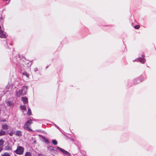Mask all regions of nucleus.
Wrapping results in <instances>:
<instances>
[{
    "label": "nucleus",
    "instance_id": "nucleus-17",
    "mask_svg": "<svg viewBox=\"0 0 156 156\" xmlns=\"http://www.w3.org/2000/svg\"><path fill=\"white\" fill-rule=\"evenodd\" d=\"M52 143L54 145H56L57 144V142L55 140H53L52 141Z\"/></svg>",
    "mask_w": 156,
    "mask_h": 156
},
{
    "label": "nucleus",
    "instance_id": "nucleus-33",
    "mask_svg": "<svg viewBox=\"0 0 156 156\" xmlns=\"http://www.w3.org/2000/svg\"><path fill=\"white\" fill-rule=\"evenodd\" d=\"M10 45L11 46H12V44H10Z\"/></svg>",
    "mask_w": 156,
    "mask_h": 156
},
{
    "label": "nucleus",
    "instance_id": "nucleus-29",
    "mask_svg": "<svg viewBox=\"0 0 156 156\" xmlns=\"http://www.w3.org/2000/svg\"><path fill=\"white\" fill-rule=\"evenodd\" d=\"M1 122H6V120L5 119H3V120H1Z\"/></svg>",
    "mask_w": 156,
    "mask_h": 156
},
{
    "label": "nucleus",
    "instance_id": "nucleus-9",
    "mask_svg": "<svg viewBox=\"0 0 156 156\" xmlns=\"http://www.w3.org/2000/svg\"><path fill=\"white\" fill-rule=\"evenodd\" d=\"M22 100L24 104L28 103V99L26 97H22Z\"/></svg>",
    "mask_w": 156,
    "mask_h": 156
},
{
    "label": "nucleus",
    "instance_id": "nucleus-24",
    "mask_svg": "<svg viewBox=\"0 0 156 156\" xmlns=\"http://www.w3.org/2000/svg\"><path fill=\"white\" fill-rule=\"evenodd\" d=\"M54 125L60 131V129L59 128V127L58 126H57L55 124H54Z\"/></svg>",
    "mask_w": 156,
    "mask_h": 156
},
{
    "label": "nucleus",
    "instance_id": "nucleus-15",
    "mask_svg": "<svg viewBox=\"0 0 156 156\" xmlns=\"http://www.w3.org/2000/svg\"><path fill=\"white\" fill-rule=\"evenodd\" d=\"M27 114L29 115H31V109L30 108H29L28 109L27 111Z\"/></svg>",
    "mask_w": 156,
    "mask_h": 156
},
{
    "label": "nucleus",
    "instance_id": "nucleus-11",
    "mask_svg": "<svg viewBox=\"0 0 156 156\" xmlns=\"http://www.w3.org/2000/svg\"><path fill=\"white\" fill-rule=\"evenodd\" d=\"M5 132L4 131L1 130L0 131V136L5 135Z\"/></svg>",
    "mask_w": 156,
    "mask_h": 156
},
{
    "label": "nucleus",
    "instance_id": "nucleus-21",
    "mask_svg": "<svg viewBox=\"0 0 156 156\" xmlns=\"http://www.w3.org/2000/svg\"><path fill=\"white\" fill-rule=\"evenodd\" d=\"M4 140L1 139L0 140V145L2 146V145L4 143Z\"/></svg>",
    "mask_w": 156,
    "mask_h": 156
},
{
    "label": "nucleus",
    "instance_id": "nucleus-14",
    "mask_svg": "<svg viewBox=\"0 0 156 156\" xmlns=\"http://www.w3.org/2000/svg\"><path fill=\"white\" fill-rule=\"evenodd\" d=\"M23 75L25 76L27 78H29V74L26 72H24L23 73Z\"/></svg>",
    "mask_w": 156,
    "mask_h": 156
},
{
    "label": "nucleus",
    "instance_id": "nucleus-32",
    "mask_svg": "<svg viewBox=\"0 0 156 156\" xmlns=\"http://www.w3.org/2000/svg\"><path fill=\"white\" fill-rule=\"evenodd\" d=\"M144 78H143H143H142V80H144Z\"/></svg>",
    "mask_w": 156,
    "mask_h": 156
},
{
    "label": "nucleus",
    "instance_id": "nucleus-6",
    "mask_svg": "<svg viewBox=\"0 0 156 156\" xmlns=\"http://www.w3.org/2000/svg\"><path fill=\"white\" fill-rule=\"evenodd\" d=\"M5 103L7 104V105L9 107H12L13 105V102L11 101L6 100Z\"/></svg>",
    "mask_w": 156,
    "mask_h": 156
},
{
    "label": "nucleus",
    "instance_id": "nucleus-19",
    "mask_svg": "<svg viewBox=\"0 0 156 156\" xmlns=\"http://www.w3.org/2000/svg\"><path fill=\"white\" fill-rule=\"evenodd\" d=\"M31 154L30 152H27L24 156H31Z\"/></svg>",
    "mask_w": 156,
    "mask_h": 156
},
{
    "label": "nucleus",
    "instance_id": "nucleus-18",
    "mask_svg": "<svg viewBox=\"0 0 156 156\" xmlns=\"http://www.w3.org/2000/svg\"><path fill=\"white\" fill-rule=\"evenodd\" d=\"M5 149L6 150H11V148L9 146H5Z\"/></svg>",
    "mask_w": 156,
    "mask_h": 156
},
{
    "label": "nucleus",
    "instance_id": "nucleus-28",
    "mask_svg": "<svg viewBox=\"0 0 156 156\" xmlns=\"http://www.w3.org/2000/svg\"><path fill=\"white\" fill-rule=\"evenodd\" d=\"M38 156H44V155L41 154H39L38 155Z\"/></svg>",
    "mask_w": 156,
    "mask_h": 156
},
{
    "label": "nucleus",
    "instance_id": "nucleus-25",
    "mask_svg": "<svg viewBox=\"0 0 156 156\" xmlns=\"http://www.w3.org/2000/svg\"><path fill=\"white\" fill-rule=\"evenodd\" d=\"M3 150L2 146L0 145V152H1Z\"/></svg>",
    "mask_w": 156,
    "mask_h": 156
},
{
    "label": "nucleus",
    "instance_id": "nucleus-7",
    "mask_svg": "<svg viewBox=\"0 0 156 156\" xmlns=\"http://www.w3.org/2000/svg\"><path fill=\"white\" fill-rule=\"evenodd\" d=\"M143 57H140L138 58L139 61L141 63L143 64L146 61L145 59L144 58V55H142Z\"/></svg>",
    "mask_w": 156,
    "mask_h": 156
},
{
    "label": "nucleus",
    "instance_id": "nucleus-3",
    "mask_svg": "<svg viewBox=\"0 0 156 156\" xmlns=\"http://www.w3.org/2000/svg\"><path fill=\"white\" fill-rule=\"evenodd\" d=\"M24 151V148L20 146H18L16 150L15 151V152H16L17 154L21 155L22 154Z\"/></svg>",
    "mask_w": 156,
    "mask_h": 156
},
{
    "label": "nucleus",
    "instance_id": "nucleus-12",
    "mask_svg": "<svg viewBox=\"0 0 156 156\" xmlns=\"http://www.w3.org/2000/svg\"><path fill=\"white\" fill-rule=\"evenodd\" d=\"M20 108L23 110H26V108L24 105H21L20 106Z\"/></svg>",
    "mask_w": 156,
    "mask_h": 156
},
{
    "label": "nucleus",
    "instance_id": "nucleus-10",
    "mask_svg": "<svg viewBox=\"0 0 156 156\" xmlns=\"http://www.w3.org/2000/svg\"><path fill=\"white\" fill-rule=\"evenodd\" d=\"M16 135L18 136H20L22 135V133L20 131H17L16 132Z\"/></svg>",
    "mask_w": 156,
    "mask_h": 156
},
{
    "label": "nucleus",
    "instance_id": "nucleus-20",
    "mask_svg": "<svg viewBox=\"0 0 156 156\" xmlns=\"http://www.w3.org/2000/svg\"><path fill=\"white\" fill-rule=\"evenodd\" d=\"M4 2H5L6 5L8 4L10 2L11 0H2Z\"/></svg>",
    "mask_w": 156,
    "mask_h": 156
},
{
    "label": "nucleus",
    "instance_id": "nucleus-26",
    "mask_svg": "<svg viewBox=\"0 0 156 156\" xmlns=\"http://www.w3.org/2000/svg\"><path fill=\"white\" fill-rule=\"evenodd\" d=\"M34 70L35 72H36L38 71V69L37 68H34Z\"/></svg>",
    "mask_w": 156,
    "mask_h": 156
},
{
    "label": "nucleus",
    "instance_id": "nucleus-2",
    "mask_svg": "<svg viewBox=\"0 0 156 156\" xmlns=\"http://www.w3.org/2000/svg\"><path fill=\"white\" fill-rule=\"evenodd\" d=\"M33 123L32 120L31 119H30L27 121L25 123L24 126V129L29 131H32L33 130L30 128L29 127Z\"/></svg>",
    "mask_w": 156,
    "mask_h": 156
},
{
    "label": "nucleus",
    "instance_id": "nucleus-22",
    "mask_svg": "<svg viewBox=\"0 0 156 156\" xmlns=\"http://www.w3.org/2000/svg\"><path fill=\"white\" fill-rule=\"evenodd\" d=\"M13 133L12 131H11L9 133V134L10 136H12L13 135Z\"/></svg>",
    "mask_w": 156,
    "mask_h": 156
},
{
    "label": "nucleus",
    "instance_id": "nucleus-16",
    "mask_svg": "<svg viewBox=\"0 0 156 156\" xmlns=\"http://www.w3.org/2000/svg\"><path fill=\"white\" fill-rule=\"evenodd\" d=\"M48 149L49 151H51L54 150V147L52 146H49L48 147Z\"/></svg>",
    "mask_w": 156,
    "mask_h": 156
},
{
    "label": "nucleus",
    "instance_id": "nucleus-5",
    "mask_svg": "<svg viewBox=\"0 0 156 156\" xmlns=\"http://www.w3.org/2000/svg\"><path fill=\"white\" fill-rule=\"evenodd\" d=\"M6 34L5 32L3 31L2 29L0 30V38H5Z\"/></svg>",
    "mask_w": 156,
    "mask_h": 156
},
{
    "label": "nucleus",
    "instance_id": "nucleus-27",
    "mask_svg": "<svg viewBox=\"0 0 156 156\" xmlns=\"http://www.w3.org/2000/svg\"><path fill=\"white\" fill-rule=\"evenodd\" d=\"M44 141H45V142H46L47 143H48L49 142L48 141L47 139H46L44 138Z\"/></svg>",
    "mask_w": 156,
    "mask_h": 156
},
{
    "label": "nucleus",
    "instance_id": "nucleus-1",
    "mask_svg": "<svg viewBox=\"0 0 156 156\" xmlns=\"http://www.w3.org/2000/svg\"><path fill=\"white\" fill-rule=\"evenodd\" d=\"M28 87L27 86H24L21 89H17L16 91V95L18 97L26 94Z\"/></svg>",
    "mask_w": 156,
    "mask_h": 156
},
{
    "label": "nucleus",
    "instance_id": "nucleus-35",
    "mask_svg": "<svg viewBox=\"0 0 156 156\" xmlns=\"http://www.w3.org/2000/svg\"><path fill=\"white\" fill-rule=\"evenodd\" d=\"M15 156H17L16 155H15Z\"/></svg>",
    "mask_w": 156,
    "mask_h": 156
},
{
    "label": "nucleus",
    "instance_id": "nucleus-31",
    "mask_svg": "<svg viewBox=\"0 0 156 156\" xmlns=\"http://www.w3.org/2000/svg\"><path fill=\"white\" fill-rule=\"evenodd\" d=\"M1 27L0 26V30H1L2 29Z\"/></svg>",
    "mask_w": 156,
    "mask_h": 156
},
{
    "label": "nucleus",
    "instance_id": "nucleus-13",
    "mask_svg": "<svg viewBox=\"0 0 156 156\" xmlns=\"http://www.w3.org/2000/svg\"><path fill=\"white\" fill-rule=\"evenodd\" d=\"M10 154L7 152L4 153L3 154H2V156H10Z\"/></svg>",
    "mask_w": 156,
    "mask_h": 156
},
{
    "label": "nucleus",
    "instance_id": "nucleus-30",
    "mask_svg": "<svg viewBox=\"0 0 156 156\" xmlns=\"http://www.w3.org/2000/svg\"><path fill=\"white\" fill-rule=\"evenodd\" d=\"M2 20V18L1 17H0V20Z\"/></svg>",
    "mask_w": 156,
    "mask_h": 156
},
{
    "label": "nucleus",
    "instance_id": "nucleus-23",
    "mask_svg": "<svg viewBox=\"0 0 156 156\" xmlns=\"http://www.w3.org/2000/svg\"><path fill=\"white\" fill-rule=\"evenodd\" d=\"M140 27V26L139 25H136L134 26V28L135 29H138Z\"/></svg>",
    "mask_w": 156,
    "mask_h": 156
},
{
    "label": "nucleus",
    "instance_id": "nucleus-4",
    "mask_svg": "<svg viewBox=\"0 0 156 156\" xmlns=\"http://www.w3.org/2000/svg\"><path fill=\"white\" fill-rule=\"evenodd\" d=\"M57 148L59 151H60L61 152H62L64 154L67 155L69 156L70 154L68 151L63 150V149L60 148L59 147H57Z\"/></svg>",
    "mask_w": 156,
    "mask_h": 156
},
{
    "label": "nucleus",
    "instance_id": "nucleus-8",
    "mask_svg": "<svg viewBox=\"0 0 156 156\" xmlns=\"http://www.w3.org/2000/svg\"><path fill=\"white\" fill-rule=\"evenodd\" d=\"M2 127L4 130H7L9 129V126L6 124H2Z\"/></svg>",
    "mask_w": 156,
    "mask_h": 156
},
{
    "label": "nucleus",
    "instance_id": "nucleus-34",
    "mask_svg": "<svg viewBox=\"0 0 156 156\" xmlns=\"http://www.w3.org/2000/svg\"><path fill=\"white\" fill-rule=\"evenodd\" d=\"M34 143H36V142H35V141H34Z\"/></svg>",
    "mask_w": 156,
    "mask_h": 156
}]
</instances>
